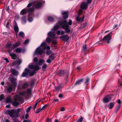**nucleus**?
I'll list each match as a JSON object with an SVG mask.
<instances>
[{
    "instance_id": "obj_7",
    "label": "nucleus",
    "mask_w": 122,
    "mask_h": 122,
    "mask_svg": "<svg viewBox=\"0 0 122 122\" xmlns=\"http://www.w3.org/2000/svg\"><path fill=\"white\" fill-rule=\"evenodd\" d=\"M112 32H111L105 36L101 40V41H107V43L108 44L109 42V41L111 39Z\"/></svg>"
},
{
    "instance_id": "obj_23",
    "label": "nucleus",
    "mask_w": 122,
    "mask_h": 122,
    "mask_svg": "<svg viewBox=\"0 0 122 122\" xmlns=\"http://www.w3.org/2000/svg\"><path fill=\"white\" fill-rule=\"evenodd\" d=\"M11 72L12 74L14 76H17L18 75V71L15 69H13Z\"/></svg>"
},
{
    "instance_id": "obj_10",
    "label": "nucleus",
    "mask_w": 122,
    "mask_h": 122,
    "mask_svg": "<svg viewBox=\"0 0 122 122\" xmlns=\"http://www.w3.org/2000/svg\"><path fill=\"white\" fill-rule=\"evenodd\" d=\"M40 69L39 67H36L34 68V70L32 71H31L29 69V72L28 73L29 75L32 76L34 75L36 73V71Z\"/></svg>"
},
{
    "instance_id": "obj_14",
    "label": "nucleus",
    "mask_w": 122,
    "mask_h": 122,
    "mask_svg": "<svg viewBox=\"0 0 122 122\" xmlns=\"http://www.w3.org/2000/svg\"><path fill=\"white\" fill-rule=\"evenodd\" d=\"M16 79L14 78H11L10 79V82L11 83H13V85L14 87L16 86L17 85V83L15 82V81L16 80Z\"/></svg>"
},
{
    "instance_id": "obj_54",
    "label": "nucleus",
    "mask_w": 122,
    "mask_h": 122,
    "mask_svg": "<svg viewBox=\"0 0 122 122\" xmlns=\"http://www.w3.org/2000/svg\"><path fill=\"white\" fill-rule=\"evenodd\" d=\"M29 40L28 39H27L26 40L24 41V43L25 44H27L29 42Z\"/></svg>"
},
{
    "instance_id": "obj_62",
    "label": "nucleus",
    "mask_w": 122,
    "mask_h": 122,
    "mask_svg": "<svg viewBox=\"0 0 122 122\" xmlns=\"http://www.w3.org/2000/svg\"><path fill=\"white\" fill-rule=\"evenodd\" d=\"M7 24H5V26L6 25V27L7 28H8V23L7 22Z\"/></svg>"
},
{
    "instance_id": "obj_15",
    "label": "nucleus",
    "mask_w": 122,
    "mask_h": 122,
    "mask_svg": "<svg viewBox=\"0 0 122 122\" xmlns=\"http://www.w3.org/2000/svg\"><path fill=\"white\" fill-rule=\"evenodd\" d=\"M29 72V69L27 68H26L23 73L21 76L23 77H25L27 75Z\"/></svg>"
},
{
    "instance_id": "obj_1",
    "label": "nucleus",
    "mask_w": 122,
    "mask_h": 122,
    "mask_svg": "<svg viewBox=\"0 0 122 122\" xmlns=\"http://www.w3.org/2000/svg\"><path fill=\"white\" fill-rule=\"evenodd\" d=\"M72 24V21L71 20H69L68 22L66 20L58 21L52 29L51 30H56L60 27L61 29L65 30L66 33L70 34L71 33L72 31H71L70 29L71 28L70 27L69 25H71Z\"/></svg>"
},
{
    "instance_id": "obj_12",
    "label": "nucleus",
    "mask_w": 122,
    "mask_h": 122,
    "mask_svg": "<svg viewBox=\"0 0 122 122\" xmlns=\"http://www.w3.org/2000/svg\"><path fill=\"white\" fill-rule=\"evenodd\" d=\"M89 4L87 2V3L85 2H84L81 4V8L82 9H86Z\"/></svg>"
},
{
    "instance_id": "obj_44",
    "label": "nucleus",
    "mask_w": 122,
    "mask_h": 122,
    "mask_svg": "<svg viewBox=\"0 0 122 122\" xmlns=\"http://www.w3.org/2000/svg\"><path fill=\"white\" fill-rule=\"evenodd\" d=\"M42 109V108L41 107L39 108V109H37V111L36 112V113H38L40 112Z\"/></svg>"
},
{
    "instance_id": "obj_20",
    "label": "nucleus",
    "mask_w": 122,
    "mask_h": 122,
    "mask_svg": "<svg viewBox=\"0 0 122 122\" xmlns=\"http://www.w3.org/2000/svg\"><path fill=\"white\" fill-rule=\"evenodd\" d=\"M84 16L83 15L81 18H80L79 16L77 17L76 19V20L77 22H80L81 21H82L84 20Z\"/></svg>"
},
{
    "instance_id": "obj_53",
    "label": "nucleus",
    "mask_w": 122,
    "mask_h": 122,
    "mask_svg": "<svg viewBox=\"0 0 122 122\" xmlns=\"http://www.w3.org/2000/svg\"><path fill=\"white\" fill-rule=\"evenodd\" d=\"M52 61L51 59L49 58L46 61V62L48 63H50L52 62Z\"/></svg>"
},
{
    "instance_id": "obj_43",
    "label": "nucleus",
    "mask_w": 122,
    "mask_h": 122,
    "mask_svg": "<svg viewBox=\"0 0 122 122\" xmlns=\"http://www.w3.org/2000/svg\"><path fill=\"white\" fill-rule=\"evenodd\" d=\"M56 40H53L52 41V45L55 47L56 46Z\"/></svg>"
},
{
    "instance_id": "obj_9",
    "label": "nucleus",
    "mask_w": 122,
    "mask_h": 122,
    "mask_svg": "<svg viewBox=\"0 0 122 122\" xmlns=\"http://www.w3.org/2000/svg\"><path fill=\"white\" fill-rule=\"evenodd\" d=\"M15 87H14L12 84H11L8 86L5 90L6 91L7 93H10L12 92L13 90H15Z\"/></svg>"
},
{
    "instance_id": "obj_49",
    "label": "nucleus",
    "mask_w": 122,
    "mask_h": 122,
    "mask_svg": "<svg viewBox=\"0 0 122 122\" xmlns=\"http://www.w3.org/2000/svg\"><path fill=\"white\" fill-rule=\"evenodd\" d=\"M52 32L51 31H50L47 34V36H49V37H51L52 35Z\"/></svg>"
},
{
    "instance_id": "obj_22",
    "label": "nucleus",
    "mask_w": 122,
    "mask_h": 122,
    "mask_svg": "<svg viewBox=\"0 0 122 122\" xmlns=\"http://www.w3.org/2000/svg\"><path fill=\"white\" fill-rule=\"evenodd\" d=\"M28 67L29 68L32 69H34V70L35 68L36 67L38 66H34L33 65L32 63H30L29 64Z\"/></svg>"
},
{
    "instance_id": "obj_24",
    "label": "nucleus",
    "mask_w": 122,
    "mask_h": 122,
    "mask_svg": "<svg viewBox=\"0 0 122 122\" xmlns=\"http://www.w3.org/2000/svg\"><path fill=\"white\" fill-rule=\"evenodd\" d=\"M14 30L16 34L18 33L19 31V29L18 27L17 24H15L14 27Z\"/></svg>"
},
{
    "instance_id": "obj_35",
    "label": "nucleus",
    "mask_w": 122,
    "mask_h": 122,
    "mask_svg": "<svg viewBox=\"0 0 122 122\" xmlns=\"http://www.w3.org/2000/svg\"><path fill=\"white\" fill-rule=\"evenodd\" d=\"M19 35L20 36L23 38L25 36L24 33L22 31L20 32L19 33Z\"/></svg>"
},
{
    "instance_id": "obj_16",
    "label": "nucleus",
    "mask_w": 122,
    "mask_h": 122,
    "mask_svg": "<svg viewBox=\"0 0 122 122\" xmlns=\"http://www.w3.org/2000/svg\"><path fill=\"white\" fill-rule=\"evenodd\" d=\"M62 15L63 16V18L64 19L67 18L68 17V12L63 11L61 13Z\"/></svg>"
},
{
    "instance_id": "obj_41",
    "label": "nucleus",
    "mask_w": 122,
    "mask_h": 122,
    "mask_svg": "<svg viewBox=\"0 0 122 122\" xmlns=\"http://www.w3.org/2000/svg\"><path fill=\"white\" fill-rule=\"evenodd\" d=\"M29 15L31 16L32 17H29L28 19V20L29 22H31L33 20V19L32 17H33L34 16H31V15Z\"/></svg>"
},
{
    "instance_id": "obj_8",
    "label": "nucleus",
    "mask_w": 122,
    "mask_h": 122,
    "mask_svg": "<svg viewBox=\"0 0 122 122\" xmlns=\"http://www.w3.org/2000/svg\"><path fill=\"white\" fill-rule=\"evenodd\" d=\"M45 2L44 1L42 0H37L35 2V3L36 4V9H39L42 6V4Z\"/></svg>"
},
{
    "instance_id": "obj_39",
    "label": "nucleus",
    "mask_w": 122,
    "mask_h": 122,
    "mask_svg": "<svg viewBox=\"0 0 122 122\" xmlns=\"http://www.w3.org/2000/svg\"><path fill=\"white\" fill-rule=\"evenodd\" d=\"M47 66V65L46 64H44L42 67V70L44 71H45V70Z\"/></svg>"
},
{
    "instance_id": "obj_29",
    "label": "nucleus",
    "mask_w": 122,
    "mask_h": 122,
    "mask_svg": "<svg viewBox=\"0 0 122 122\" xmlns=\"http://www.w3.org/2000/svg\"><path fill=\"white\" fill-rule=\"evenodd\" d=\"M49 21L51 22H53L54 20V18L51 16H49L48 18Z\"/></svg>"
},
{
    "instance_id": "obj_37",
    "label": "nucleus",
    "mask_w": 122,
    "mask_h": 122,
    "mask_svg": "<svg viewBox=\"0 0 122 122\" xmlns=\"http://www.w3.org/2000/svg\"><path fill=\"white\" fill-rule=\"evenodd\" d=\"M64 72L63 70H61L60 71L59 73V75L60 76H62L64 74Z\"/></svg>"
},
{
    "instance_id": "obj_19",
    "label": "nucleus",
    "mask_w": 122,
    "mask_h": 122,
    "mask_svg": "<svg viewBox=\"0 0 122 122\" xmlns=\"http://www.w3.org/2000/svg\"><path fill=\"white\" fill-rule=\"evenodd\" d=\"M20 42H19L15 43L13 45L12 47V49L14 50L16 47L19 46L20 45Z\"/></svg>"
},
{
    "instance_id": "obj_51",
    "label": "nucleus",
    "mask_w": 122,
    "mask_h": 122,
    "mask_svg": "<svg viewBox=\"0 0 122 122\" xmlns=\"http://www.w3.org/2000/svg\"><path fill=\"white\" fill-rule=\"evenodd\" d=\"M83 118L81 117L77 121V122H82L83 120Z\"/></svg>"
},
{
    "instance_id": "obj_5",
    "label": "nucleus",
    "mask_w": 122,
    "mask_h": 122,
    "mask_svg": "<svg viewBox=\"0 0 122 122\" xmlns=\"http://www.w3.org/2000/svg\"><path fill=\"white\" fill-rule=\"evenodd\" d=\"M13 98L15 101H12L11 103L14 106H16L18 104V103L16 101H20L22 100V98L21 97L17 95H15Z\"/></svg>"
},
{
    "instance_id": "obj_58",
    "label": "nucleus",
    "mask_w": 122,
    "mask_h": 122,
    "mask_svg": "<svg viewBox=\"0 0 122 122\" xmlns=\"http://www.w3.org/2000/svg\"><path fill=\"white\" fill-rule=\"evenodd\" d=\"M58 97L59 98H62L63 97V95L62 94H60L59 95Z\"/></svg>"
},
{
    "instance_id": "obj_63",
    "label": "nucleus",
    "mask_w": 122,
    "mask_h": 122,
    "mask_svg": "<svg viewBox=\"0 0 122 122\" xmlns=\"http://www.w3.org/2000/svg\"><path fill=\"white\" fill-rule=\"evenodd\" d=\"M46 48L48 50H50V47L49 46H47L46 47Z\"/></svg>"
},
{
    "instance_id": "obj_47",
    "label": "nucleus",
    "mask_w": 122,
    "mask_h": 122,
    "mask_svg": "<svg viewBox=\"0 0 122 122\" xmlns=\"http://www.w3.org/2000/svg\"><path fill=\"white\" fill-rule=\"evenodd\" d=\"M4 96L3 94H1L0 96V101L3 100L4 99Z\"/></svg>"
},
{
    "instance_id": "obj_50",
    "label": "nucleus",
    "mask_w": 122,
    "mask_h": 122,
    "mask_svg": "<svg viewBox=\"0 0 122 122\" xmlns=\"http://www.w3.org/2000/svg\"><path fill=\"white\" fill-rule=\"evenodd\" d=\"M38 60L37 58L36 57H35L34 59V62L36 63L37 62Z\"/></svg>"
},
{
    "instance_id": "obj_27",
    "label": "nucleus",
    "mask_w": 122,
    "mask_h": 122,
    "mask_svg": "<svg viewBox=\"0 0 122 122\" xmlns=\"http://www.w3.org/2000/svg\"><path fill=\"white\" fill-rule=\"evenodd\" d=\"M26 17L25 16H23L22 18V22L23 24H25L26 22Z\"/></svg>"
},
{
    "instance_id": "obj_17",
    "label": "nucleus",
    "mask_w": 122,
    "mask_h": 122,
    "mask_svg": "<svg viewBox=\"0 0 122 122\" xmlns=\"http://www.w3.org/2000/svg\"><path fill=\"white\" fill-rule=\"evenodd\" d=\"M11 110H14L15 112L14 116H15L16 117H18L19 115V113L20 111V109L19 108L18 109L16 110L15 109H12Z\"/></svg>"
},
{
    "instance_id": "obj_11",
    "label": "nucleus",
    "mask_w": 122,
    "mask_h": 122,
    "mask_svg": "<svg viewBox=\"0 0 122 122\" xmlns=\"http://www.w3.org/2000/svg\"><path fill=\"white\" fill-rule=\"evenodd\" d=\"M60 38L62 40L65 41H66L69 40V37L68 35H65L61 36Z\"/></svg>"
},
{
    "instance_id": "obj_36",
    "label": "nucleus",
    "mask_w": 122,
    "mask_h": 122,
    "mask_svg": "<svg viewBox=\"0 0 122 122\" xmlns=\"http://www.w3.org/2000/svg\"><path fill=\"white\" fill-rule=\"evenodd\" d=\"M114 103L112 102H110L109 103V107L110 109H112L113 107Z\"/></svg>"
},
{
    "instance_id": "obj_4",
    "label": "nucleus",
    "mask_w": 122,
    "mask_h": 122,
    "mask_svg": "<svg viewBox=\"0 0 122 122\" xmlns=\"http://www.w3.org/2000/svg\"><path fill=\"white\" fill-rule=\"evenodd\" d=\"M46 44L45 41H44L41 45L40 46L37 48L35 51V53L37 55H41L42 54L43 52V50L41 47H44L46 45Z\"/></svg>"
},
{
    "instance_id": "obj_21",
    "label": "nucleus",
    "mask_w": 122,
    "mask_h": 122,
    "mask_svg": "<svg viewBox=\"0 0 122 122\" xmlns=\"http://www.w3.org/2000/svg\"><path fill=\"white\" fill-rule=\"evenodd\" d=\"M65 32V31L61 30V31L60 30H58L57 31V35H63L64 34Z\"/></svg>"
},
{
    "instance_id": "obj_25",
    "label": "nucleus",
    "mask_w": 122,
    "mask_h": 122,
    "mask_svg": "<svg viewBox=\"0 0 122 122\" xmlns=\"http://www.w3.org/2000/svg\"><path fill=\"white\" fill-rule=\"evenodd\" d=\"M62 84H60L58 86L56 87H55V90L57 91H59L60 89L62 88Z\"/></svg>"
},
{
    "instance_id": "obj_31",
    "label": "nucleus",
    "mask_w": 122,
    "mask_h": 122,
    "mask_svg": "<svg viewBox=\"0 0 122 122\" xmlns=\"http://www.w3.org/2000/svg\"><path fill=\"white\" fill-rule=\"evenodd\" d=\"M27 95L29 96L30 95L31 93V89L30 88L28 89L27 90Z\"/></svg>"
},
{
    "instance_id": "obj_32",
    "label": "nucleus",
    "mask_w": 122,
    "mask_h": 122,
    "mask_svg": "<svg viewBox=\"0 0 122 122\" xmlns=\"http://www.w3.org/2000/svg\"><path fill=\"white\" fill-rule=\"evenodd\" d=\"M28 83L27 82H25V83H22V89H25L28 86Z\"/></svg>"
},
{
    "instance_id": "obj_56",
    "label": "nucleus",
    "mask_w": 122,
    "mask_h": 122,
    "mask_svg": "<svg viewBox=\"0 0 122 122\" xmlns=\"http://www.w3.org/2000/svg\"><path fill=\"white\" fill-rule=\"evenodd\" d=\"M89 78H87L86 80V81L85 82V84H86L89 81Z\"/></svg>"
},
{
    "instance_id": "obj_55",
    "label": "nucleus",
    "mask_w": 122,
    "mask_h": 122,
    "mask_svg": "<svg viewBox=\"0 0 122 122\" xmlns=\"http://www.w3.org/2000/svg\"><path fill=\"white\" fill-rule=\"evenodd\" d=\"M38 102H36L35 104V106H34L33 107V109H34L35 110V108H36V106H37V104L38 103Z\"/></svg>"
},
{
    "instance_id": "obj_48",
    "label": "nucleus",
    "mask_w": 122,
    "mask_h": 122,
    "mask_svg": "<svg viewBox=\"0 0 122 122\" xmlns=\"http://www.w3.org/2000/svg\"><path fill=\"white\" fill-rule=\"evenodd\" d=\"M87 49L86 46V45H84L83 47V50L84 51H85Z\"/></svg>"
},
{
    "instance_id": "obj_52",
    "label": "nucleus",
    "mask_w": 122,
    "mask_h": 122,
    "mask_svg": "<svg viewBox=\"0 0 122 122\" xmlns=\"http://www.w3.org/2000/svg\"><path fill=\"white\" fill-rule=\"evenodd\" d=\"M16 62H13L11 63H10V65L11 66H13L15 65H16Z\"/></svg>"
},
{
    "instance_id": "obj_57",
    "label": "nucleus",
    "mask_w": 122,
    "mask_h": 122,
    "mask_svg": "<svg viewBox=\"0 0 122 122\" xmlns=\"http://www.w3.org/2000/svg\"><path fill=\"white\" fill-rule=\"evenodd\" d=\"M4 60H5L8 63V62H9V61L8 60V59L7 58H5L4 59Z\"/></svg>"
},
{
    "instance_id": "obj_26",
    "label": "nucleus",
    "mask_w": 122,
    "mask_h": 122,
    "mask_svg": "<svg viewBox=\"0 0 122 122\" xmlns=\"http://www.w3.org/2000/svg\"><path fill=\"white\" fill-rule=\"evenodd\" d=\"M12 101V100L11 98H7L5 100V102L7 103H11Z\"/></svg>"
},
{
    "instance_id": "obj_33",
    "label": "nucleus",
    "mask_w": 122,
    "mask_h": 122,
    "mask_svg": "<svg viewBox=\"0 0 122 122\" xmlns=\"http://www.w3.org/2000/svg\"><path fill=\"white\" fill-rule=\"evenodd\" d=\"M51 38L49 36H47L46 40L47 43H49L51 42Z\"/></svg>"
},
{
    "instance_id": "obj_18",
    "label": "nucleus",
    "mask_w": 122,
    "mask_h": 122,
    "mask_svg": "<svg viewBox=\"0 0 122 122\" xmlns=\"http://www.w3.org/2000/svg\"><path fill=\"white\" fill-rule=\"evenodd\" d=\"M22 82L21 81H20L17 86V89L19 91H21L22 89Z\"/></svg>"
},
{
    "instance_id": "obj_2",
    "label": "nucleus",
    "mask_w": 122,
    "mask_h": 122,
    "mask_svg": "<svg viewBox=\"0 0 122 122\" xmlns=\"http://www.w3.org/2000/svg\"><path fill=\"white\" fill-rule=\"evenodd\" d=\"M33 3V2L29 3L27 5L26 8L24 9L21 11L20 14L23 15L27 12L29 15H31L32 16H34V8L33 6L30 7L32 6Z\"/></svg>"
},
{
    "instance_id": "obj_45",
    "label": "nucleus",
    "mask_w": 122,
    "mask_h": 122,
    "mask_svg": "<svg viewBox=\"0 0 122 122\" xmlns=\"http://www.w3.org/2000/svg\"><path fill=\"white\" fill-rule=\"evenodd\" d=\"M31 106H30L28 107L26 110V112L27 113H28L30 111L31 108Z\"/></svg>"
},
{
    "instance_id": "obj_60",
    "label": "nucleus",
    "mask_w": 122,
    "mask_h": 122,
    "mask_svg": "<svg viewBox=\"0 0 122 122\" xmlns=\"http://www.w3.org/2000/svg\"><path fill=\"white\" fill-rule=\"evenodd\" d=\"M23 122H31L30 120H24Z\"/></svg>"
},
{
    "instance_id": "obj_30",
    "label": "nucleus",
    "mask_w": 122,
    "mask_h": 122,
    "mask_svg": "<svg viewBox=\"0 0 122 122\" xmlns=\"http://www.w3.org/2000/svg\"><path fill=\"white\" fill-rule=\"evenodd\" d=\"M55 55L54 54H52L49 57V58L52 61H53L55 59Z\"/></svg>"
},
{
    "instance_id": "obj_6",
    "label": "nucleus",
    "mask_w": 122,
    "mask_h": 122,
    "mask_svg": "<svg viewBox=\"0 0 122 122\" xmlns=\"http://www.w3.org/2000/svg\"><path fill=\"white\" fill-rule=\"evenodd\" d=\"M6 47L7 48H10L11 47L12 48V44L10 43H9L7 44L6 45ZM12 50L9 49L8 51V52L9 53V54L11 57L12 59H15L16 58V55L15 54L12 53H11V52L12 51Z\"/></svg>"
},
{
    "instance_id": "obj_28",
    "label": "nucleus",
    "mask_w": 122,
    "mask_h": 122,
    "mask_svg": "<svg viewBox=\"0 0 122 122\" xmlns=\"http://www.w3.org/2000/svg\"><path fill=\"white\" fill-rule=\"evenodd\" d=\"M83 80V79H82L77 81L75 83V85H76L78 84H80V83L82 82Z\"/></svg>"
},
{
    "instance_id": "obj_34",
    "label": "nucleus",
    "mask_w": 122,
    "mask_h": 122,
    "mask_svg": "<svg viewBox=\"0 0 122 122\" xmlns=\"http://www.w3.org/2000/svg\"><path fill=\"white\" fill-rule=\"evenodd\" d=\"M43 62V60L42 59H40L38 61L37 64L38 65H42Z\"/></svg>"
},
{
    "instance_id": "obj_46",
    "label": "nucleus",
    "mask_w": 122,
    "mask_h": 122,
    "mask_svg": "<svg viewBox=\"0 0 122 122\" xmlns=\"http://www.w3.org/2000/svg\"><path fill=\"white\" fill-rule=\"evenodd\" d=\"M21 60L20 59H19L16 62V63L17 65H19L21 63Z\"/></svg>"
},
{
    "instance_id": "obj_61",
    "label": "nucleus",
    "mask_w": 122,
    "mask_h": 122,
    "mask_svg": "<svg viewBox=\"0 0 122 122\" xmlns=\"http://www.w3.org/2000/svg\"><path fill=\"white\" fill-rule=\"evenodd\" d=\"M92 0H87V2L89 4H90Z\"/></svg>"
},
{
    "instance_id": "obj_59",
    "label": "nucleus",
    "mask_w": 122,
    "mask_h": 122,
    "mask_svg": "<svg viewBox=\"0 0 122 122\" xmlns=\"http://www.w3.org/2000/svg\"><path fill=\"white\" fill-rule=\"evenodd\" d=\"M59 101V100L58 99H54L53 100L54 102H58Z\"/></svg>"
},
{
    "instance_id": "obj_13",
    "label": "nucleus",
    "mask_w": 122,
    "mask_h": 122,
    "mask_svg": "<svg viewBox=\"0 0 122 122\" xmlns=\"http://www.w3.org/2000/svg\"><path fill=\"white\" fill-rule=\"evenodd\" d=\"M111 99V98L110 96H107L103 98V101L104 103H106L109 102Z\"/></svg>"
},
{
    "instance_id": "obj_42",
    "label": "nucleus",
    "mask_w": 122,
    "mask_h": 122,
    "mask_svg": "<svg viewBox=\"0 0 122 122\" xmlns=\"http://www.w3.org/2000/svg\"><path fill=\"white\" fill-rule=\"evenodd\" d=\"M120 107V105H119L118 107H116V109L115 110V113H117V112L119 109Z\"/></svg>"
},
{
    "instance_id": "obj_64",
    "label": "nucleus",
    "mask_w": 122,
    "mask_h": 122,
    "mask_svg": "<svg viewBox=\"0 0 122 122\" xmlns=\"http://www.w3.org/2000/svg\"><path fill=\"white\" fill-rule=\"evenodd\" d=\"M47 106V105H45L44 106H43V107H42V108H42V109H43L45 108Z\"/></svg>"
},
{
    "instance_id": "obj_3",
    "label": "nucleus",
    "mask_w": 122,
    "mask_h": 122,
    "mask_svg": "<svg viewBox=\"0 0 122 122\" xmlns=\"http://www.w3.org/2000/svg\"><path fill=\"white\" fill-rule=\"evenodd\" d=\"M5 113L9 115L13 118L14 122H20L17 119L18 117H16L14 116L15 112L14 110H7L5 111Z\"/></svg>"
},
{
    "instance_id": "obj_38",
    "label": "nucleus",
    "mask_w": 122,
    "mask_h": 122,
    "mask_svg": "<svg viewBox=\"0 0 122 122\" xmlns=\"http://www.w3.org/2000/svg\"><path fill=\"white\" fill-rule=\"evenodd\" d=\"M26 92L25 91H23L19 93V94L20 95L23 96L25 94Z\"/></svg>"
},
{
    "instance_id": "obj_40",
    "label": "nucleus",
    "mask_w": 122,
    "mask_h": 122,
    "mask_svg": "<svg viewBox=\"0 0 122 122\" xmlns=\"http://www.w3.org/2000/svg\"><path fill=\"white\" fill-rule=\"evenodd\" d=\"M15 50V52H16L20 53L21 51L22 50L21 49L18 48L16 49Z\"/></svg>"
}]
</instances>
